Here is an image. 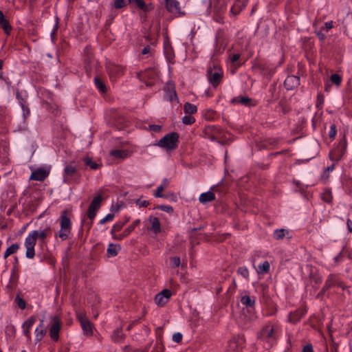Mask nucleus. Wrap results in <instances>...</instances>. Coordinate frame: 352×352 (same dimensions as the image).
<instances>
[{
    "label": "nucleus",
    "mask_w": 352,
    "mask_h": 352,
    "mask_svg": "<svg viewBox=\"0 0 352 352\" xmlns=\"http://www.w3.org/2000/svg\"><path fill=\"white\" fill-rule=\"evenodd\" d=\"M215 199L214 194L211 191L201 193L199 197V201L201 204H206Z\"/></svg>",
    "instance_id": "21"
},
{
    "label": "nucleus",
    "mask_w": 352,
    "mask_h": 352,
    "mask_svg": "<svg viewBox=\"0 0 352 352\" xmlns=\"http://www.w3.org/2000/svg\"><path fill=\"white\" fill-rule=\"evenodd\" d=\"M324 96L322 94H318L317 97L316 107L320 108L324 103Z\"/></svg>",
    "instance_id": "61"
},
{
    "label": "nucleus",
    "mask_w": 352,
    "mask_h": 352,
    "mask_svg": "<svg viewBox=\"0 0 352 352\" xmlns=\"http://www.w3.org/2000/svg\"><path fill=\"white\" fill-rule=\"evenodd\" d=\"M102 199V197L100 195H98L94 198L89 206L98 210L100 207Z\"/></svg>",
    "instance_id": "37"
},
{
    "label": "nucleus",
    "mask_w": 352,
    "mask_h": 352,
    "mask_svg": "<svg viewBox=\"0 0 352 352\" xmlns=\"http://www.w3.org/2000/svg\"><path fill=\"white\" fill-rule=\"evenodd\" d=\"M107 69L112 81H116L124 73V68L122 66L113 63L108 65Z\"/></svg>",
    "instance_id": "9"
},
{
    "label": "nucleus",
    "mask_w": 352,
    "mask_h": 352,
    "mask_svg": "<svg viewBox=\"0 0 352 352\" xmlns=\"http://www.w3.org/2000/svg\"><path fill=\"white\" fill-rule=\"evenodd\" d=\"M68 210H64L60 217V229L56 236H58L63 241L68 239L72 230V222L70 219L67 217Z\"/></svg>",
    "instance_id": "3"
},
{
    "label": "nucleus",
    "mask_w": 352,
    "mask_h": 352,
    "mask_svg": "<svg viewBox=\"0 0 352 352\" xmlns=\"http://www.w3.org/2000/svg\"><path fill=\"white\" fill-rule=\"evenodd\" d=\"M98 211V209L95 208H92L91 206H89L88 210H87V216L88 218L91 220L90 226H91L93 220L94 219L96 212Z\"/></svg>",
    "instance_id": "38"
},
{
    "label": "nucleus",
    "mask_w": 352,
    "mask_h": 352,
    "mask_svg": "<svg viewBox=\"0 0 352 352\" xmlns=\"http://www.w3.org/2000/svg\"><path fill=\"white\" fill-rule=\"evenodd\" d=\"M140 223V221L139 219L135 220L131 225H130L128 228H126L124 232V235H129L134 229L135 228L139 225Z\"/></svg>",
    "instance_id": "40"
},
{
    "label": "nucleus",
    "mask_w": 352,
    "mask_h": 352,
    "mask_svg": "<svg viewBox=\"0 0 352 352\" xmlns=\"http://www.w3.org/2000/svg\"><path fill=\"white\" fill-rule=\"evenodd\" d=\"M195 120L191 115H187L182 118V123L190 125L195 122Z\"/></svg>",
    "instance_id": "42"
},
{
    "label": "nucleus",
    "mask_w": 352,
    "mask_h": 352,
    "mask_svg": "<svg viewBox=\"0 0 352 352\" xmlns=\"http://www.w3.org/2000/svg\"><path fill=\"white\" fill-rule=\"evenodd\" d=\"M178 142L179 134L176 132H172L160 139L155 145L165 149L173 150L177 147Z\"/></svg>",
    "instance_id": "5"
},
{
    "label": "nucleus",
    "mask_w": 352,
    "mask_h": 352,
    "mask_svg": "<svg viewBox=\"0 0 352 352\" xmlns=\"http://www.w3.org/2000/svg\"><path fill=\"white\" fill-rule=\"evenodd\" d=\"M270 267V263L268 261H265L262 264H260L258 267L259 273H267L269 272Z\"/></svg>",
    "instance_id": "39"
},
{
    "label": "nucleus",
    "mask_w": 352,
    "mask_h": 352,
    "mask_svg": "<svg viewBox=\"0 0 352 352\" xmlns=\"http://www.w3.org/2000/svg\"><path fill=\"white\" fill-rule=\"evenodd\" d=\"M121 247L120 245H115L110 243L107 250V254L109 256H115L118 254V251L120 250Z\"/></svg>",
    "instance_id": "25"
},
{
    "label": "nucleus",
    "mask_w": 352,
    "mask_h": 352,
    "mask_svg": "<svg viewBox=\"0 0 352 352\" xmlns=\"http://www.w3.org/2000/svg\"><path fill=\"white\" fill-rule=\"evenodd\" d=\"M129 3H135L136 6L144 12H148L151 8L146 5L144 0H129Z\"/></svg>",
    "instance_id": "30"
},
{
    "label": "nucleus",
    "mask_w": 352,
    "mask_h": 352,
    "mask_svg": "<svg viewBox=\"0 0 352 352\" xmlns=\"http://www.w3.org/2000/svg\"><path fill=\"white\" fill-rule=\"evenodd\" d=\"M36 320V317L32 316L28 320H26L22 325L23 334L27 338L28 340H31L30 330L34 324L35 323Z\"/></svg>",
    "instance_id": "13"
},
{
    "label": "nucleus",
    "mask_w": 352,
    "mask_h": 352,
    "mask_svg": "<svg viewBox=\"0 0 352 352\" xmlns=\"http://www.w3.org/2000/svg\"><path fill=\"white\" fill-rule=\"evenodd\" d=\"M79 177V173L75 166L72 164H67L64 168L63 182L70 184Z\"/></svg>",
    "instance_id": "7"
},
{
    "label": "nucleus",
    "mask_w": 352,
    "mask_h": 352,
    "mask_svg": "<svg viewBox=\"0 0 352 352\" xmlns=\"http://www.w3.org/2000/svg\"><path fill=\"white\" fill-rule=\"evenodd\" d=\"M110 155L117 159H125L130 156V153L128 150L114 149L110 151Z\"/></svg>",
    "instance_id": "18"
},
{
    "label": "nucleus",
    "mask_w": 352,
    "mask_h": 352,
    "mask_svg": "<svg viewBox=\"0 0 352 352\" xmlns=\"http://www.w3.org/2000/svg\"><path fill=\"white\" fill-rule=\"evenodd\" d=\"M183 338V336L181 333H175L173 336V340L177 343H179L182 342Z\"/></svg>",
    "instance_id": "57"
},
{
    "label": "nucleus",
    "mask_w": 352,
    "mask_h": 352,
    "mask_svg": "<svg viewBox=\"0 0 352 352\" xmlns=\"http://www.w3.org/2000/svg\"><path fill=\"white\" fill-rule=\"evenodd\" d=\"M156 208L160 209L161 210L166 212L168 213H172L173 212V207L168 205H160L157 206Z\"/></svg>",
    "instance_id": "48"
},
{
    "label": "nucleus",
    "mask_w": 352,
    "mask_h": 352,
    "mask_svg": "<svg viewBox=\"0 0 352 352\" xmlns=\"http://www.w3.org/2000/svg\"><path fill=\"white\" fill-rule=\"evenodd\" d=\"M258 338L261 339H269L274 338V328L270 324L265 326L258 333Z\"/></svg>",
    "instance_id": "16"
},
{
    "label": "nucleus",
    "mask_w": 352,
    "mask_h": 352,
    "mask_svg": "<svg viewBox=\"0 0 352 352\" xmlns=\"http://www.w3.org/2000/svg\"><path fill=\"white\" fill-rule=\"evenodd\" d=\"M85 69L87 74H90L91 72V61L89 60V56L85 58Z\"/></svg>",
    "instance_id": "55"
},
{
    "label": "nucleus",
    "mask_w": 352,
    "mask_h": 352,
    "mask_svg": "<svg viewBox=\"0 0 352 352\" xmlns=\"http://www.w3.org/2000/svg\"><path fill=\"white\" fill-rule=\"evenodd\" d=\"M85 164L87 166H89L91 169L96 170L98 168L100 165L93 162L92 160L89 157H86L83 159Z\"/></svg>",
    "instance_id": "35"
},
{
    "label": "nucleus",
    "mask_w": 352,
    "mask_h": 352,
    "mask_svg": "<svg viewBox=\"0 0 352 352\" xmlns=\"http://www.w3.org/2000/svg\"><path fill=\"white\" fill-rule=\"evenodd\" d=\"M299 85L300 78L294 75L287 76L284 82V85L287 90H292L298 87Z\"/></svg>",
    "instance_id": "14"
},
{
    "label": "nucleus",
    "mask_w": 352,
    "mask_h": 352,
    "mask_svg": "<svg viewBox=\"0 0 352 352\" xmlns=\"http://www.w3.org/2000/svg\"><path fill=\"white\" fill-rule=\"evenodd\" d=\"M334 285H339V282L337 279V277L333 274H330L325 283L324 286L322 288V292H324L325 290H327L330 287L334 286Z\"/></svg>",
    "instance_id": "20"
},
{
    "label": "nucleus",
    "mask_w": 352,
    "mask_h": 352,
    "mask_svg": "<svg viewBox=\"0 0 352 352\" xmlns=\"http://www.w3.org/2000/svg\"><path fill=\"white\" fill-rule=\"evenodd\" d=\"M41 97L43 98V102L45 101H52V94L48 91L44 90L41 92Z\"/></svg>",
    "instance_id": "44"
},
{
    "label": "nucleus",
    "mask_w": 352,
    "mask_h": 352,
    "mask_svg": "<svg viewBox=\"0 0 352 352\" xmlns=\"http://www.w3.org/2000/svg\"><path fill=\"white\" fill-rule=\"evenodd\" d=\"M184 111L186 114L192 115L197 113V107L190 102H186L184 105Z\"/></svg>",
    "instance_id": "28"
},
{
    "label": "nucleus",
    "mask_w": 352,
    "mask_h": 352,
    "mask_svg": "<svg viewBox=\"0 0 352 352\" xmlns=\"http://www.w3.org/2000/svg\"><path fill=\"white\" fill-rule=\"evenodd\" d=\"M0 28H3L6 34H9L11 26L9 21L5 19L3 13L0 10Z\"/></svg>",
    "instance_id": "22"
},
{
    "label": "nucleus",
    "mask_w": 352,
    "mask_h": 352,
    "mask_svg": "<svg viewBox=\"0 0 352 352\" xmlns=\"http://www.w3.org/2000/svg\"><path fill=\"white\" fill-rule=\"evenodd\" d=\"M226 0H210L208 12L212 16L213 19L219 23H223L227 10Z\"/></svg>",
    "instance_id": "2"
},
{
    "label": "nucleus",
    "mask_w": 352,
    "mask_h": 352,
    "mask_svg": "<svg viewBox=\"0 0 352 352\" xmlns=\"http://www.w3.org/2000/svg\"><path fill=\"white\" fill-rule=\"evenodd\" d=\"M49 174L50 170L43 167H40L32 171L30 179L42 182L49 175Z\"/></svg>",
    "instance_id": "11"
},
{
    "label": "nucleus",
    "mask_w": 352,
    "mask_h": 352,
    "mask_svg": "<svg viewBox=\"0 0 352 352\" xmlns=\"http://www.w3.org/2000/svg\"><path fill=\"white\" fill-rule=\"evenodd\" d=\"M289 234V232L285 229L276 230L274 232V238L280 240L283 239L287 234Z\"/></svg>",
    "instance_id": "33"
},
{
    "label": "nucleus",
    "mask_w": 352,
    "mask_h": 352,
    "mask_svg": "<svg viewBox=\"0 0 352 352\" xmlns=\"http://www.w3.org/2000/svg\"><path fill=\"white\" fill-rule=\"evenodd\" d=\"M114 214L109 213L107 215H106L102 219L100 220V224H104L107 222L111 221L113 219Z\"/></svg>",
    "instance_id": "53"
},
{
    "label": "nucleus",
    "mask_w": 352,
    "mask_h": 352,
    "mask_svg": "<svg viewBox=\"0 0 352 352\" xmlns=\"http://www.w3.org/2000/svg\"><path fill=\"white\" fill-rule=\"evenodd\" d=\"M331 80L333 83L339 85L341 83L342 78L338 74H334L331 76Z\"/></svg>",
    "instance_id": "49"
},
{
    "label": "nucleus",
    "mask_w": 352,
    "mask_h": 352,
    "mask_svg": "<svg viewBox=\"0 0 352 352\" xmlns=\"http://www.w3.org/2000/svg\"><path fill=\"white\" fill-rule=\"evenodd\" d=\"M306 309L300 308L293 312H291L288 316V321L291 323H297L306 314Z\"/></svg>",
    "instance_id": "15"
},
{
    "label": "nucleus",
    "mask_w": 352,
    "mask_h": 352,
    "mask_svg": "<svg viewBox=\"0 0 352 352\" xmlns=\"http://www.w3.org/2000/svg\"><path fill=\"white\" fill-rule=\"evenodd\" d=\"M124 338V334L121 329H116L112 336L111 339L115 342H119Z\"/></svg>",
    "instance_id": "31"
},
{
    "label": "nucleus",
    "mask_w": 352,
    "mask_h": 352,
    "mask_svg": "<svg viewBox=\"0 0 352 352\" xmlns=\"http://www.w3.org/2000/svg\"><path fill=\"white\" fill-rule=\"evenodd\" d=\"M60 324L61 322L57 316L53 318V323L50 329L49 335L54 341H58L59 339Z\"/></svg>",
    "instance_id": "10"
},
{
    "label": "nucleus",
    "mask_w": 352,
    "mask_h": 352,
    "mask_svg": "<svg viewBox=\"0 0 352 352\" xmlns=\"http://www.w3.org/2000/svg\"><path fill=\"white\" fill-rule=\"evenodd\" d=\"M150 221L151 222V229L155 232V233H158L159 232H160V220L157 217H151L150 218Z\"/></svg>",
    "instance_id": "29"
},
{
    "label": "nucleus",
    "mask_w": 352,
    "mask_h": 352,
    "mask_svg": "<svg viewBox=\"0 0 352 352\" xmlns=\"http://www.w3.org/2000/svg\"><path fill=\"white\" fill-rule=\"evenodd\" d=\"M302 352H314L311 344H307L302 349Z\"/></svg>",
    "instance_id": "64"
},
{
    "label": "nucleus",
    "mask_w": 352,
    "mask_h": 352,
    "mask_svg": "<svg viewBox=\"0 0 352 352\" xmlns=\"http://www.w3.org/2000/svg\"><path fill=\"white\" fill-rule=\"evenodd\" d=\"M341 146H342L341 148H338V153H337V151H335V155L336 156L337 161H338L341 159V157H342V155H344V153L345 152L346 147V143L345 141L343 143H342Z\"/></svg>",
    "instance_id": "36"
},
{
    "label": "nucleus",
    "mask_w": 352,
    "mask_h": 352,
    "mask_svg": "<svg viewBox=\"0 0 352 352\" xmlns=\"http://www.w3.org/2000/svg\"><path fill=\"white\" fill-rule=\"evenodd\" d=\"M21 109L23 110V117L24 120L26 119L27 117L29 116L30 111L28 106H26L25 104L21 102Z\"/></svg>",
    "instance_id": "47"
},
{
    "label": "nucleus",
    "mask_w": 352,
    "mask_h": 352,
    "mask_svg": "<svg viewBox=\"0 0 352 352\" xmlns=\"http://www.w3.org/2000/svg\"><path fill=\"white\" fill-rule=\"evenodd\" d=\"M43 107L55 115L59 113L58 106L52 103V101H45L43 102Z\"/></svg>",
    "instance_id": "24"
},
{
    "label": "nucleus",
    "mask_w": 352,
    "mask_h": 352,
    "mask_svg": "<svg viewBox=\"0 0 352 352\" xmlns=\"http://www.w3.org/2000/svg\"><path fill=\"white\" fill-rule=\"evenodd\" d=\"M164 346L162 343H157L151 352H164Z\"/></svg>",
    "instance_id": "58"
},
{
    "label": "nucleus",
    "mask_w": 352,
    "mask_h": 352,
    "mask_svg": "<svg viewBox=\"0 0 352 352\" xmlns=\"http://www.w3.org/2000/svg\"><path fill=\"white\" fill-rule=\"evenodd\" d=\"M241 55L239 54H233L230 56V61L232 64H234L237 67L241 65V63H239V60L240 59Z\"/></svg>",
    "instance_id": "43"
},
{
    "label": "nucleus",
    "mask_w": 352,
    "mask_h": 352,
    "mask_svg": "<svg viewBox=\"0 0 352 352\" xmlns=\"http://www.w3.org/2000/svg\"><path fill=\"white\" fill-rule=\"evenodd\" d=\"M241 302L248 307H252L254 305L255 300L254 298H252L250 296L245 295L241 298Z\"/></svg>",
    "instance_id": "32"
},
{
    "label": "nucleus",
    "mask_w": 352,
    "mask_h": 352,
    "mask_svg": "<svg viewBox=\"0 0 352 352\" xmlns=\"http://www.w3.org/2000/svg\"><path fill=\"white\" fill-rule=\"evenodd\" d=\"M19 249V245L18 243L12 244L9 248H8V250H9V252H10L12 254L16 253Z\"/></svg>",
    "instance_id": "59"
},
{
    "label": "nucleus",
    "mask_w": 352,
    "mask_h": 352,
    "mask_svg": "<svg viewBox=\"0 0 352 352\" xmlns=\"http://www.w3.org/2000/svg\"><path fill=\"white\" fill-rule=\"evenodd\" d=\"M51 227L47 226L42 230H33L28 234L24 242V245L26 248L25 256L28 258L32 259L35 256L34 247L36 243V240L38 239L41 245L45 244V239L51 234Z\"/></svg>",
    "instance_id": "1"
},
{
    "label": "nucleus",
    "mask_w": 352,
    "mask_h": 352,
    "mask_svg": "<svg viewBox=\"0 0 352 352\" xmlns=\"http://www.w3.org/2000/svg\"><path fill=\"white\" fill-rule=\"evenodd\" d=\"M6 332H7V333H9L12 336H14V334L16 333V329H15L14 326H13V325L8 326L6 327Z\"/></svg>",
    "instance_id": "62"
},
{
    "label": "nucleus",
    "mask_w": 352,
    "mask_h": 352,
    "mask_svg": "<svg viewBox=\"0 0 352 352\" xmlns=\"http://www.w3.org/2000/svg\"><path fill=\"white\" fill-rule=\"evenodd\" d=\"M15 301L20 309H24L25 308L26 303L25 300L23 298H20L19 296L16 297Z\"/></svg>",
    "instance_id": "50"
},
{
    "label": "nucleus",
    "mask_w": 352,
    "mask_h": 352,
    "mask_svg": "<svg viewBox=\"0 0 352 352\" xmlns=\"http://www.w3.org/2000/svg\"><path fill=\"white\" fill-rule=\"evenodd\" d=\"M165 94L164 98L171 102L174 101L178 102V98L175 91V85L172 82H168L166 84L164 88Z\"/></svg>",
    "instance_id": "8"
},
{
    "label": "nucleus",
    "mask_w": 352,
    "mask_h": 352,
    "mask_svg": "<svg viewBox=\"0 0 352 352\" xmlns=\"http://www.w3.org/2000/svg\"><path fill=\"white\" fill-rule=\"evenodd\" d=\"M238 273L241 274L243 277L245 278H248L249 272L248 270L245 267H241L237 270Z\"/></svg>",
    "instance_id": "46"
},
{
    "label": "nucleus",
    "mask_w": 352,
    "mask_h": 352,
    "mask_svg": "<svg viewBox=\"0 0 352 352\" xmlns=\"http://www.w3.org/2000/svg\"><path fill=\"white\" fill-rule=\"evenodd\" d=\"M127 221L128 220H126L125 222L120 221V222H117L116 223H115L113 226L111 231V234H113L116 232L120 231Z\"/></svg>",
    "instance_id": "41"
},
{
    "label": "nucleus",
    "mask_w": 352,
    "mask_h": 352,
    "mask_svg": "<svg viewBox=\"0 0 352 352\" xmlns=\"http://www.w3.org/2000/svg\"><path fill=\"white\" fill-rule=\"evenodd\" d=\"M170 261V266L172 267H179L181 264L180 258L178 256L171 257Z\"/></svg>",
    "instance_id": "45"
},
{
    "label": "nucleus",
    "mask_w": 352,
    "mask_h": 352,
    "mask_svg": "<svg viewBox=\"0 0 352 352\" xmlns=\"http://www.w3.org/2000/svg\"><path fill=\"white\" fill-rule=\"evenodd\" d=\"M164 190V185H160L157 187L156 192L154 193L156 197H164V195L162 194V192Z\"/></svg>",
    "instance_id": "56"
},
{
    "label": "nucleus",
    "mask_w": 352,
    "mask_h": 352,
    "mask_svg": "<svg viewBox=\"0 0 352 352\" xmlns=\"http://www.w3.org/2000/svg\"><path fill=\"white\" fill-rule=\"evenodd\" d=\"M81 327L84 333L87 336H91L93 333L92 331V325L89 320H82Z\"/></svg>",
    "instance_id": "27"
},
{
    "label": "nucleus",
    "mask_w": 352,
    "mask_h": 352,
    "mask_svg": "<svg viewBox=\"0 0 352 352\" xmlns=\"http://www.w3.org/2000/svg\"><path fill=\"white\" fill-rule=\"evenodd\" d=\"M316 35L318 37L320 41H323L325 39V38H326L325 34L322 32V30H318V31H316Z\"/></svg>",
    "instance_id": "63"
},
{
    "label": "nucleus",
    "mask_w": 352,
    "mask_h": 352,
    "mask_svg": "<svg viewBox=\"0 0 352 352\" xmlns=\"http://www.w3.org/2000/svg\"><path fill=\"white\" fill-rule=\"evenodd\" d=\"M248 0H236L234 4L232 6L230 12L232 14H238L246 6Z\"/></svg>",
    "instance_id": "17"
},
{
    "label": "nucleus",
    "mask_w": 352,
    "mask_h": 352,
    "mask_svg": "<svg viewBox=\"0 0 352 352\" xmlns=\"http://www.w3.org/2000/svg\"><path fill=\"white\" fill-rule=\"evenodd\" d=\"M126 6V3L124 0H115L114 7L116 9H120Z\"/></svg>",
    "instance_id": "51"
},
{
    "label": "nucleus",
    "mask_w": 352,
    "mask_h": 352,
    "mask_svg": "<svg viewBox=\"0 0 352 352\" xmlns=\"http://www.w3.org/2000/svg\"><path fill=\"white\" fill-rule=\"evenodd\" d=\"M94 83L97 89L102 94L106 93L107 91V87L104 84V82L102 81V80L98 77L96 76L94 78Z\"/></svg>",
    "instance_id": "26"
},
{
    "label": "nucleus",
    "mask_w": 352,
    "mask_h": 352,
    "mask_svg": "<svg viewBox=\"0 0 352 352\" xmlns=\"http://www.w3.org/2000/svg\"><path fill=\"white\" fill-rule=\"evenodd\" d=\"M164 52L167 56H170L172 53V48L169 41L164 42Z\"/></svg>",
    "instance_id": "52"
},
{
    "label": "nucleus",
    "mask_w": 352,
    "mask_h": 352,
    "mask_svg": "<svg viewBox=\"0 0 352 352\" xmlns=\"http://www.w3.org/2000/svg\"><path fill=\"white\" fill-rule=\"evenodd\" d=\"M47 332V329L36 328L35 329V340L40 342L44 337Z\"/></svg>",
    "instance_id": "34"
},
{
    "label": "nucleus",
    "mask_w": 352,
    "mask_h": 352,
    "mask_svg": "<svg viewBox=\"0 0 352 352\" xmlns=\"http://www.w3.org/2000/svg\"><path fill=\"white\" fill-rule=\"evenodd\" d=\"M251 101H252L251 98L246 97V96H242L235 97V98H232L231 100L232 103H233V104H242L245 106H248Z\"/></svg>",
    "instance_id": "23"
},
{
    "label": "nucleus",
    "mask_w": 352,
    "mask_h": 352,
    "mask_svg": "<svg viewBox=\"0 0 352 352\" xmlns=\"http://www.w3.org/2000/svg\"><path fill=\"white\" fill-rule=\"evenodd\" d=\"M170 296L171 292L165 289L155 296V302L158 306L162 307L167 303Z\"/></svg>",
    "instance_id": "12"
},
{
    "label": "nucleus",
    "mask_w": 352,
    "mask_h": 352,
    "mask_svg": "<svg viewBox=\"0 0 352 352\" xmlns=\"http://www.w3.org/2000/svg\"><path fill=\"white\" fill-rule=\"evenodd\" d=\"M223 76V71L217 63L212 62L210 63L207 77L209 82L213 86L217 87L221 82Z\"/></svg>",
    "instance_id": "4"
},
{
    "label": "nucleus",
    "mask_w": 352,
    "mask_h": 352,
    "mask_svg": "<svg viewBox=\"0 0 352 352\" xmlns=\"http://www.w3.org/2000/svg\"><path fill=\"white\" fill-rule=\"evenodd\" d=\"M336 133H337V130H336V125L335 124H332L331 126V129H330V131L329 132V136L331 138H334L336 137Z\"/></svg>",
    "instance_id": "60"
},
{
    "label": "nucleus",
    "mask_w": 352,
    "mask_h": 352,
    "mask_svg": "<svg viewBox=\"0 0 352 352\" xmlns=\"http://www.w3.org/2000/svg\"><path fill=\"white\" fill-rule=\"evenodd\" d=\"M124 350L126 351V352H148V349L147 348H145V349H132L131 347L126 346L124 348Z\"/></svg>",
    "instance_id": "54"
},
{
    "label": "nucleus",
    "mask_w": 352,
    "mask_h": 352,
    "mask_svg": "<svg viewBox=\"0 0 352 352\" xmlns=\"http://www.w3.org/2000/svg\"><path fill=\"white\" fill-rule=\"evenodd\" d=\"M166 7L169 12L174 13L179 12L180 9L179 3L177 0H166Z\"/></svg>",
    "instance_id": "19"
},
{
    "label": "nucleus",
    "mask_w": 352,
    "mask_h": 352,
    "mask_svg": "<svg viewBox=\"0 0 352 352\" xmlns=\"http://www.w3.org/2000/svg\"><path fill=\"white\" fill-rule=\"evenodd\" d=\"M157 75V73L156 70L152 68H148L144 72L137 74L140 80L144 82L147 87L153 85V82L152 81L155 80Z\"/></svg>",
    "instance_id": "6"
}]
</instances>
